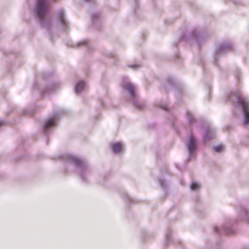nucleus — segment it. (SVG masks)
Segmentation results:
<instances>
[{
	"instance_id": "obj_1",
	"label": "nucleus",
	"mask_w": 249,
	"mask_h": 249,
	"mask_svg": "<svg viewBox=\"0 0 249 249\" xmlns=\"http://www.w3.org/2000/svg\"><path fill=\"white\" fill-rule=\"evenodd\" d=\"M49 8L50 5L47 0H37L36 13L41 21L49 12Z\"/></svg>"
},
{
	"instance_id": "obj_2",
	"label": "nucleus",
	"mask_w": 249,
	"mask_h": 249,
	"mask_svg": "<svg viewBox=\"0 0 249 249\" xmlns=\"http://www.w3.org/2000/svg\"><path fill=\"white\" fill-rule=\"evenodd\" d=\"M237 103L242 107L245 116L244 124H247L249 123V102L241 96L240 93L237 94Z\"/></svg>"
},
{
	"instance_id": "obj_3",
	"label": "nucleus",
	"mask_w": 249,
	"mask_h": 249,
	"mask_svg": "<svg viewBox=\"0 0 249 249\" xmlns=\"http://www.w3.org/2000/svg\"><path fill=\"white\" fill-rule=\"evenodd\" d=\"M188 148L190 153H192L196 148V140L194 137L191 136L188 145Z\"/></svg>"
},
{
	"instance_id": "obj_4",
	"label": "nucleus",
	"mask_w": 249,
	"mask_h": 249,
	"mask_svg": "<svg viewBox=\"0 0 249 249\" xmlns=\"http://www.w3.org/2000/svg\"><path fill=\"white\" fill-rule=\"evenodd\" d=\"M123 87L129 91L132 96H135V88L131 84L127 83L124 85Z\"/></svg>"
},
{
	"instance_id": "obj_5",
	"label": "nucleus",
	"mask_w": 249,
	"mask_h": 249,
	"mask_svg": "<svg viewBox=\"0 0 249 249\" xmlns=\"http://www.w3.org/2000/svg\"><path fill=\"white\" fill-rule=\"evenodd\" d=\"M112 149L114 153H119L122 149V145L120 143L117 142L112 145Z\"/></svg>"
},
{
	"instance_id": "obj_6",
	"label": "nucleus",
	"mask_w": 249,
	"mask_h": 249,
	"mask_svg": "<svg viewBox=\"0 0 249 249\" xmlns=\"http://www.w3.org/2000/svg\"><path fill=\"white\" fill-rule=\"evenodd\" d=\"M57 18L58 20L63 25L65 24V21L64 19V12L63 10H60L58 12L57 14Z\"/></svg>"
},
{
	"instance_id": "obj_7",
	"label": "nucleus",
	"mask_w": 249,
	"mask_h": 249,
	"mask_svg": "<svg viewBox=\"0 0 249 249\" xmlns=\"http://www.w3.org/2000/svg\"><path fill=\"white\" fill-rule=\"evenodd\" d=\"M85 84L83 82H80L76 86L75 91L76 92H80L81 89L84 87Z\"/></svg>"
},
{
	"instance_id": "obj_8",
	"label": "nucleus",
	"mask_w": 249,
	"mask_h": 249,
	"mask_svg": "<svg viewBox=\"0 0 249 249\" xmlns=\"http://www.w3.org/2000/svg\"><path fill=\"white\" fill-rule=\"evenodd\" d=\"M54 125V121L53 119L48 120L45 125V128L47 129Z\"/></svg>"
},
{
	"instance_id": "obj_9",
	"label": "nucleus",
	"mask_w": 249,
	"mask_h": 249,
	"mask_svg": "<svg viewBox=\"0 0 249 249\" xmlns=\"http://www.w3.org/2000/svg\"><path fill=\"white\" fill-rule=\"evenodd\" d=\"M223 148H224V147L223 145H220L214 147V149L215 151H216L217 152H220L223 149Z\"/></svg>"
},
{
	"instance_id": "obj_10",
	"label": "nucleus",
	"mask_w": 249,
	"mask_h": 249,
	"mask_svg": "<svg viewBox=\"0 0 249 249\" xmlns=\"http://www.w3.org/2000/svg\"><path fill=\"white\" fill-rule=\"evenodd\" d=\"M73 160L75 164L77 165H79L82 163L81 160L78 158H74Z\"/></svg>"
},
{
	"instance_id": "obj_11",
	"label": "nucleus",
	"mask_w": 249,
	"mask_h": 249,
	"mask_svg": "<svg viewBox=\"0 0 249 249\" xmlns=\"http://www.w3.org/2000/svg\"><path fill=\"white\" fill-rule=\"evenodd\" d=\"M198 184H196V183L194 182L191 184V188L192 190H195L196 189H197L198 188Z\"/></svg>"
},
{
	"instance_id": "obj_12",
	"label": "nucleus",
	"mask_w": 249,
	"mask_h": 249,
	"mask_svg": "<svg viewBox=\"0 0 249 249\" xmlns=\"http://www.w3.org/2000/svg\"><path fill=\"white\" fill-rule=\"evenodd\" d=\"M187 117H188V119L189 120L190 122L191 123H192L194 121V119H193V117H192V115L191 114V113L189 112H187Z\"/></svg>"
},
{
	"instance_id": "obj_13",
	"label": "nucleus",
	"mask_w": 249,
	"mask_h": 249,
	"mask_svg": "<svg viewBox=\"0 0 249 249\" xmlns=\"http://www.w3.org/2000/svg\"><path fill=\"white\" fill-rule=\"evenodd\" d=\"M204 141H207V140H208L209 139V137H208V134H207L205 136H204Z\"/></svg>"
},
{
	"instance_id": "obj_14",
	"label": "nucleus",
	"mask_w": 249,
	"mask_h": 249,
	"mask_svg": "<svg viewBox=\"0 0 249 249\" xmlns=\"http://www.w3.org/2000/svg\"><path fill=\"white\" fill-rule=\"evenodd\" d=\"M139 108H142L143 107V106L142 105H141L140 107H139Z\"/></svg>"
},
{
	"instance_id": "obj_15",
	"label": "nucleus",
	"mask_w": 249,
	"mask_h": 249,
	"mask_svg": "<svg viewBox=\"0 0 249 249\" xmlns=\"http://www.w3.org/2000/svg\"><path fill=\"white\" fill-rule=\"evenodd\" d=\"M2 125V123L0 122V126Z\"/></svg>"
}]
</instances>
